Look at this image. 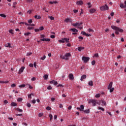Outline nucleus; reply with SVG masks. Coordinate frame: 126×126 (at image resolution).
Listing matches in <instances>:
<instances>
[{
    "label": "nucleus",
    "mask_w": 126,
    "mask_h": 126,
    "mask_svg": "<svg viewBox=\"0 0 126 126\" xmlns=\"http://www.w3.org/2000/svg\"><path fill=\"white\" fill-rule=\"evenodd\" d=\"M32 96H34V94H31L28 95V98L32 99V97H31Z\"/></svg>",
    "instance_id": "obj_21"
},
{
    "label": "nucleus",
    "mask_w": 126,
    "mask_h": 126,
    "mask_svg": "<svg viewBox=\"0 0 126 126\" xmlns=\"http://www.w3.org/2000/svg\"><path fill=\"white\" fill-rule=\"evenodd\" d=\"M17 111L20 113H22V112H23V110L22 109H20V108H17Z\"/></svg>",
    "instance_id": "obj_31"
},
{
    "label": "nucleus",
    "mask_w": 126,
    "mask_h": 126,
    "mask_svg": "<svg viewBox=\"0 0 126 126\" xmlns=\"http://www.w3.org/2000/svg\"><path fill=\"white\" fill-rule=\"evenodd\" d=\"M34 31H35V32H39V31H40V29H34Z\"/></svg>",
    "instance_id": "obj_48"
},
{
    "label": "nucleus",
    "mask_w": 126,
    "mask_h": 126,
    "mask_svg": "<svg viewBox=\"0 0 126 126\" xmlns=\"http://www.w3.org/2000/svg\"><path fill=\"white\" fill-rule=\"evenodd\" d=\"M63 104H59V107L60 108H63Z\"/></svg>",
    "instance_id": "obj_64"
},
{
    "label": "nucleus",
    "mask_w": 126,
    "mask_h": 126,
    "mask_svg": "<svg viewBox=\"0 0 126 126\" xmlns=\"http://www.w3.org/2000/svg\"><path fill=\"white\" fill-rule=\"evenodd\" d=\"M22 100H23V99H22V98H19L17 99L18 102H22Z\"/></svg>",
    "instance_id": "obj_35"
},
{
    "label": "nucleus",
    "mask_w": 126,
    "mask_h": 126,
    "mask_svg": "<svg viewBox=\"0 0 126 126\" xmlns=\"http://www.w3.org/2000/svg\"><path fill=\"white\" fill-rule=\"evenodd\" d=\"M31 80L32 81H35V80H36V77H32V79H31Z\"/></svg>",
    "instance_id": "obj_45"
},
{
    "label": "nucleus",
    "mask_w": 126,
    "mask_h": 126,
    "mask_svg": "<svg viewBox=\"0 0 126 126\" xmlns=\"http://www.w3.org/2000/svg\"><path fill=\"white\" fill-rule=\"evenodd\" d=\"M81 34H82V35H84L85 36H86V32H82Z\"/></svg>",
    "instance_id": "obj_50"
},
{
    "label": "nucleus",
    "mask_w": 126,
    "mask_h": 126,
    "mask_svg": "<svg viewBox=\"0 0 126 126\" xmlns=\"http://www.w3.org/2000/svg\"><path fill=\"white\" fill-rule=\"evenodd\" d=\"M41 41H42V42H50L51 41V39L50 38H44V39H41Z\"/></svg>",
    "instance_id": "obj_9"
},
{
    "label": "nucleus",
    "mask_w": 126,
    "mask_h": 126,
    "mask_svg": "<svg viewBox=\"0 0 126 126\" xmlns=\"http://www.w3.org/2000/svg\"><path fill=\"white\" fill-rule=\"evenodd\" d=\"M32 103H33V104H35V103H36V99H33L32 100Z\"/></svg>",
    "instance_id": "obj_54"
},
{
    "label": "nucleus",
    "mask_w": 126,
    "mask_h": 126,
    "mask_svg": "<svg viewBox=\"0 0 126 126\" xmlns=\"http://www.w3.org/2000/svg\"><path fill=\"white\" fill-rule=\"evenodd\" d=\"M94 56L95 57V58H98V57H99V55L98 54V53H96L94 55Z\"/></svg>",
    "instance_id": "obj_51"
},
{
    "label": "nucleus",
    "mask_w": 126,
    "mask_h": 126,
    "mask_svg": "<svg viewBox=\"0 0 126 126\" xmlns=\"http://www.w3.org/2000/svg\"><path fill=\"white\" fill-rule=\"evenodd\" d=\"M0 16H1V17H3L4 18H5V17H6V16L4 14H0Z\"/></svg>",
    "instance_id": "obj_32"
},
{
    "label": "nucleus",
    "mask_w": 126,
    "mask_h": 126,
    "mask_svg": "<svg viewBox=\"0 0 126 126\" xmlns=\"http://www.w3.org/2000/svg\"><path fill=\"white\" fill-rule=\"evenodd\" d=\"M88 32H94V31H93V30L91 29H89L88 30Z\"/></svg>",
    "instance_id": "obj_43"
},
{
    "label": "nucleus",
    "mask_w": 126,
    "mask_h": 126,
    "mask_svg": "<svg viewBox=\"0 0 126 126\" xmlns=\"http://www.w3.org/2000/svg\"><path fill=\"white\" fill-rule=\"evenodd\" d=\"M95 61H93L92 62V65H94V64H95Z\"/></svg>",
    "instance_id": "obj_55"
},
{
    "label": "nucleus",
    "mask_w": 126,
    "mask_h": 126,
    "mask_svg": "<svg viewBox=\"0 0 126 126\" xmlns=\"http://www.w3.org/2000/svg\"><path fill=\"white\" fill-rule=\"evenodd\" d=\"M31 32H26L24 33L25 36H29V35H31Z\"/></svg>",
    "instance_id": "obj_28"
},
{
    "label": "nucleus",
    "mask_w": 126,
    "mask_h": 126,
    "mask_svg": "<svg viewBox=\"0 0 126 126\" xmlns=\"http://www.w3.org/2000/svg\"><path fill=\"white\" fill-rule=\"evenodd\" d=\"M34 18H35L36 19H40L41 17L40 16L35 15L34 16Z\"/></svg>",
    "instance_id": "obj_26"
},
{
    "label": "nucleus",
    "mask_w": 126,
    "mask_h": 126,
    "mask_svg": "<svg viewBox=\"0 0 126 126\" xmlns=\"http://www.w3.org/2000/svg\"><path fill=\"white\" fill-rule=\"evenodd\" d=\"M89 103H92L93 104V106L94 107H95L96 106V104H97V105H101V103L99 102H98V100H95V99H90L89 101Z\"/></svg>",
    "instance_id": "obj_3"
},
{
    "label": "nucleus",
    "mask_w": 126,
    "mask_h": 126,
    "mask_svg": "<svg viewBox=\"0 0 126 126\" xmlns=\"http://www.w3.org/2000/svg\"><path fill=\"white\" fill-rule=\"evenodd\" d=\"M78 51H79L80 52V51H81L82 50H84V47H78Z\"/></svg>",
    "instance_id": "obj_18"
},
{
    "label": "nucleus",
    "mask_w": 126,
    "mask_h": 126,
    "mask_svg": "<svg viewBox=\"0 0 126 126\" xmlns=\"http://www.w3.org/2000/svg\"><path fill=\"white\" fill-rule=\"evenodd\" d=\"M48 18L50 19V20H55V18L53 16H48Z\"/></svg>",
    "instance_id": "obj_25"
},
{
    "label": "nucleus",
    "mask_w": 126,
    "mask_h": 126,
    "mask_svg": "<svg viewBox=\"0 0 126 126\" xmlns=\"http://www.w3.org/2000/svg\"><path fill=\"white\" fill-rule=\"evenodd\" d=\"M45 59H46V56L44 55L43 56V57H41L40 58V60H41L42 61H44V60H45Z\"/></svg>",
    "instance_id": "obj_37"
},
{
    "label": "nucleus",
    "mask_w": 126,
    "mask_h": 126,
    "mask_svg": "<svg viewBox=\"0 0 126 126\" xmlns=\"http://www.w3.org/2000/svg\"><path fill=\"white\" fill-rule=\"evenodd\" d=\"M48 77H49V76L47 74L44 75L43 76V78H44L45 80H47V79H48Z\"/></svg>",
    "instance_id": "obj_20"
},
{
    "label": "nucleus",
    "mask_w": 126,
    "mask_h": 126,
    "mask_svg": "<svg viewBox=\"0 0 126 126\" xmlns=\"http://www.w3.org/2000/svg\"><path fill=\"white\" fill-rule=\"evenodd\" d=\"M64 41L66 42V43H68L69 42V38H64Z\"/></svg>",
    "instance_id": "obj_22"
},
{
    "label": "nucleus",
    "mask_w": 126,
    "mask_h": 126,
    "mask_svg": "<svg viewBox=\"0 0 126 126\" xmlns=\"http://www.w3.org/2000/svg\"><path fill=\"white\" fill-rule=\"evenodd\" d=\"M100 10H102V11H104L105 10H109V7L107 4H105V5L101 6L100 7Z\"/></svg>",
    "instance_id": "obj_5"
},
{
    "label": "nucleus",
    "mask_w": 126,
    "mask_h": 126,
    "mask_svg": "<svg viewBox=\"0 0 126 126\" xmlns=\"http://www.w3.org/2000/svg\"><path fill=\"white\" fill-rule=\"evenodd\" d=\"M71 55L70 53H66L64 56H61V59H63V60H68V58L70 57Z\"/></svg>",
    "instance_id": "obj_4"
},
{
    "label": "nucleus",
    "mask_w": 126,
    "mask_h": 126,
    "mask_svg": "<svg viewBox=\"0 0 126 126\" xmlns=\"http://www.w3.org/2000/svg\"><path fill=\"white\" fill-rule=\"evenodd\" d=\"M49 3L53 4V3H57V1H49Z\"/></svg>",
    "instance_id": "obj_46"
},
{
    "label": "nucleus",
    "mask_w": 126,
    "mask_h": 126,
    "mask_svg": "<svg viewBox=\"0 0 126 126\" xmlns=\"http://www.w3.org/2000/svg\"><path fill=\"white\" fill-rule=\"evenodd\" d=\"M64 22H66L67 23L68 22H72V20L70 18H67L64 20Z\"/></svg>",
    "instance_id": "obj_11"
},
{
    "label": "nucleus",
    "mask_w": 126,
    "mask_h": 126,
    "mask_svg": "<svg viewBox=\"0 0 126 126\" xmlns=\"http://www.w3.org/2000/svg\"><path fill=\"white\" fill-rule=\"evenodd\" d=\"M69 31H72V32H78V31L76 29H71Z\"/></svg>",
    "instance_id": "obj_15"
},
{
    "label": "nucleus",
    "mask_w": 126,
    "mask_h": 126,
    "mask_svg": "<svg viewBox=\"0 0 126 126\" xmlns=\"http://www.w3.org/2000/svg\"><path fill=\"white\" fill-rule=\"evenodd\" d=\"M51 107H50V106H47V107H46V110H51Z\"/></svg>",
    "instance_id": "obj_56"
},
{
    "label": "nucleus",
    "mask_w": 126,
    "mask_h": 126,
    "mask_svg": "<svg viewBox=\"0 0 126 126\" xmlns=\"http://www.w3.org/2000/svg\"><path fill=\"white\" fill-rule=\"evenodd\" d=\"M89 85H90V86H93V81H91L89 82Z\"/></svg>",
    "instance_id": "obj_24"
},
{
    "label": "nucleus",
    "mask_w": 126,
    "mask_h": 126,
    "mask_svg": "<svg viewBox=\"0 0 126 126\" xmlns=\"http://www.w3.org/2000/svg\"><path fill=\"white\" fill-rule=\"evenodd\" d=\"M8 32H9V33H10V34H14V32L13 30H9Z\"/></svg>",
    "instance_id": "obj_27"
},
{
    "label": "nucleus",
    "mask_w": 126,
    "mask_h": 126,
    "mask_svg": "<svg viewBox=\"0 0 126 126\" xmlns=\"http://www.w3.org/2000/svg\"><path fill=\"white\" fill-rule=\"evenodd\" d=\"M28 29H29V30H33V29H34V27H28Z\"/></svg>",
    "instance_id": "obj_33"
},
{
    "label": "nucleus",
    "mask_w": 126,
    "mask_h": 126,
    "mask_svg": "<svg viewBox=\"0 0 126 126\" xmlns=\"http://www.w3.org/2000/svg\"><path fill=\"white\" fill-rule=\"evenodd\" d=\"M108 90H110V92L112 93V92L114 91V88H111L110 89H108Z\"/></svg>",
    "instance_id": "obj_34"
},
{
    "label": "nucleus",
    "mask_w": 126,
    "mask_h": 126,
    "mask_svg": "<svg viewBox=\"0 0 126 126\" xmlns=\"http://www.w3.org/2000/svg\"><path fill=\"white\" fill-rule=\"evenodd\" d=\"M77 110H79L81 112H84L85 114H89L90 113V110L89 109L84 110V106L83 105H81L80 107H77Z\"/></svg>",
    "instance_id": "obj_2"
},
{
    "label": "nucleus",
    "mask_w": 126,
    "mask_h": 126,
    "mask_svg": "<svg viewBox=\"0 0 126 126\" xmlns=\"http://www.w3.org/2000/svg\"><path fill=\"white\" fill-rule=\"evenodd\" d=\"M6 47H7V48H11V46H10V43H7Z\"/></svg>",
    "instance_id": "obj_38"
},
{
    "label": "nucleus",
    "mask_w": 126,
    "mask_h": 126,
    "mask_svg": "<svg viewBox=\"0 0 126 126\" xmlns=\"http://www.w3.org/2000/svg\"><path fill=\"white\" fill-rule=\"evenodd\" d=\"M101 96V94H96L95 96V98H99V97Z\"/></svg>",
    "instance_id": "obj_29"
},
{
    "label": "nucleus",
    "mask_w": 126,
    "mask_h": 126,
    "mask_svg": "<svg viewBox=\"0 0 126 126\" xmlns=\"http://www.w3.org/2000/svg\"><path fill=\"white\" fill-rule=\"evenodd\" d=\"M50 37L52 38V39H54V38H55V35H51L50 36Z\"/></svg>",
    "instance_id": "obj_59"
},
{
    "label": "nucleus",
    "mask_w": 126,
    "mask_h": 126,
    "mask_svg": "<svg viewBox=\"0 0 126 126\" xmlns=\"http://www.w3.org/2000/svg\"><path fill=\"white\" fill-rule=\"evenodd\" d=\"M27 2L30 3V2H32V0H27Z\"/></svg>",
    "instance_id": "obj_63"
},
{
    "label": "nucleus",
    "mask_w": 126,
    "mask_h": 126,
    "mask_svg": "<svg viewBox=\"0 0 126 126\" xmlns=\"http://www.w3.org/2000/svg\"><path fill=\"white\" fill-rule=\"evenodd\" d=\"M82 60L84 62V63H88L90 60V58L89 57H83L82 58Z\"/></svg>",
    "instance_id": "obj_6"
},
{
    "label": "nucleus",
    "mask_w": 126,
    "mask_h": 126,
    "mask_svg": "<svg viewBox=\"0 0 126 126\" xmlns=\"http://www.w3.org/2000/svg\"><path fill=\"white\" fill-rule=\"evenodd\" d=\"M68 77H69V78L70 79H71V80H73L74 79V77H73V74H72V73L71 74H69V75H68Z\"/></svg>",
    "instance_id": "obj_12"
},
{
    "label": "nucleus",
    "mask_w": 126,
    "mask_h": 126,
    "mask_svg": "<svg viewBox=\"0 0 126 126\" xmlns=\"http://www.w3.org/2000/svg\"><path fill=\"white\" fill-rule=\"evenodd\" d=\"M28 23H29L30 24H31V23H32V22H33V21H32L31 19H30V20H29L28 21Z\"/></svg>",
    "instance_id": "obj_39"
},
{
    "label": "nucleus",
    "mask_w": 126,
    "mask_h": 126,
    "mask_svg": "<svg viewBox=\"0 0 126 126\" xmlns=\"http://www.w3.org/2000/svg\"><path fill=\"white\" fill-rule=\"evenodd\" d=\"M47 89H48V90H51V89H52V86H49L47 87Z\"/></svg>",
    "instance_id": "obj_44"
},
{
    "label": "nucleus",
    "mask_w": 126,
    "mask_h": 126,
    "mask_svg": "<svg viewBox=\"0 0 126 126\" xmlns=\"http://www.w3.org/2000/svg\"><path fill=\"white\" fill-rule=\"evenodd\" d=\"M59 42L60 43H64V38H62L61 40H59Z\"/></svg>",
    "instance_id": "obj_23"
},
{
    "label": "nucleus",
    "mask_w": 126,
    "mask_h": 126,
    "mask_svg": "<svg viewBox=\"0 0 126 126\" xmlns=\"http://www.w3.org/2000/svg\"><path fill=\"white\" fill-rule=\"evenodd\" d=\"M39 30H40V31H42V30H44V27H40L39 28Z\"/></svg>",
    "instance_id": "obj_49"
},
{
    "label": "nucleus",
    "mask_w": 126,
    "mask_h": 126,
    "mask_svg": "<svg viewBox=\"0 0 126 126\" xmlns=\"http://www.w3.org/2000/svg\"><path fill=\"white\" fill-rule=\"evenodd\" d=\"M24 68H25V67L22 66L19 70V74H20V73H22V72H23L24 70Z\"/></svg>",
    "instance_id": "obj_8"
},
{
    "label": "nucleus",
    "mask_w": 126,
    "mask_h": 126,
    "mask_svg": "<svg viewBox=\"0 0 126 126\" xmlns=\"http://www.w3.org/2000/svg\"><path fill=\"white\" fill-rule=\"evenodd\" d=\"M15 86H16V85H15V84H12L11 85V87H15Z\"/></svg>",
    "instance_id": "obj_62"
},
{
    "label": "nucleus",
    "mask_w": 126,
    "mask_h": 126,
    "mask_svg": "<svg viewBox=\"0 0 126 126\" xmlns=\"http://www.w3.org/2000/svg\"><path fill=\"white\" fill-rule=\"evenodd\" d=\"M78 39H79L80 40H83V37H82V36H79L78 37Z\"/></svg>",
    "instance_id": "obj_58"
},
{
    "label": "nucleus",
    "mask_w": 126,
    "mask_h": 126,
    "mask_svg": "<svg viewBox=\"0 0 126 126\" xmlns=\"http://www.w3.org/2000/svg\"><path fill=\"white\" fill-rule=\"evenodd\" d=\"M29 66H30V67H33L34 66V65L32 63H30L29 64Z\"/></svg>",
    "instance_id": "obj_53"
},
{
    "label": "nucleus",
    "mask_w": 126,
    "mask_h": 126,
    "mask_svg": "<svg viewBox=\"0 0 126 126\" xmlns=\"http://www.w3.org/2000/svg\"><path fill=\"white\" fill-rule=\"evenodd\" d=\"M120 7H121V8H126V5H124V4L123 3H121L120 4Z\"/></svg>",
    "instance_id": "obj_19"
},
{
    "label": "nucleus",
    "mask_w": 126,
    "mask_h": 126,
    "mask_svg": "<svg viewBox=\"0 0 126 126\" xmlns=\"http://www.w3.org/2000/svg\"><path fill=\"white\" fill-rule=\"evenodd\" d=\"M43 116V113H39L38 114V117H39L40 118H41V117H42Z\"/></svg>",
    "instance_id": "obj_57"
},
{
    "label": "nucleus",
    "mask_w": 126,
    "mask_h": 126,
    "mask_svg": "<svg viewBox=\"0 0 126 126\" xmlns=\"http://www.w3.org/2000/svg\"><path fill=\"white\" fill-rule=\"evenodd\" d=\"M111 28L112 29H113V30H115V34H117V35H119L120 34L119 32H120V33H123V32H124V30L117 27L116 26H112Z\"/></svg>",
    "instance_id": "obj_1"
},
{
    "label": "nucleus",
    "mask_w": 126,
    "mask_h": 126,
    "mask_svg": "<svg viewBox=\"0 0 126 126\" xmlns=\"http://www.w3.org/2000/svg\"><path fill=\"white\" fill-rule=\"evenodd\" d=\"M95 11H96V9H95L94 8L91 9V10H90V13H94V12H95Z\"/></svg>",
    "instance_id": "obj_16"
},
{
    "label": "nucleus",
    "mask_w": 126,
    "mask_h": 126,
    "mask_svg": "<svg viewBox=\"0 0 126 126\" xmlns=\"http://www.w3.org/2000/svg\"><path fill=\"white\" fill-rule=\"evenodd\" d=\"M11 105H12V106H15L17 105V104H16V103H15V102H12Z\"/></svg>",
    "instance_id": "obj_36"
},
{
    "label": "nucleus",
    "mask_w": 126,
    "mask_h": 126,
    "mask_svg": "<svg viewBox=\"0 0 126 126\" xmlns=\"http://www.w3.org/2000/svg\"><path fill=\"white\" fill-rule=\"evenodd\" d=\"M100 103H102V106H107V103H106V101L104 100H101Z\"/></svg>",
    "instance_id": "obj_10"
},
{
    "label": "nucleus",
    "mask_w": 126,
    "mask_h": 126,
    "mask_svg": "<svg viewBox=\"0 0 126 126\" xmlns=\"http://www.w3.org/2000/svg\"><path fill=\"white\" fill-rule=\"evenodd\" d=\"M44 37H45V35L41 34V35H40L41 39H45V38H44Z\"/></svg>",
    "instance_id": "obj_42"
},
{
    "label": "nucleus",
    "mask_w": 126,
    "mask_h": 126,
    "mask_svg": "<svg viewBox=\"0 0 126 126\" xmlns=\"http://www.w3.org/2000/svg\"><path fill=\"white\" fill-rule=\"evenodd\" d=\"M76 4H80L81 5H82V4H83V2H82V1H78L76 2Z\"/></svg>",
    "instance_id": "obj_17"
},
{
    "label": "nucleus",
    "mask_w": 126,
    "mask_h": 126,
    "mask_svg": "<svg viewBox=\"0 0 126 126\" xmlns=\"http://www.w3.org/2000/svg\"><path fill=\"white\" fill-rule=\"evenodd\" d=\"M85 78H86V75H83L81 76L80 80L83 81V79H85Z\"/></svg>",
    "instance_id": "obj_14"
},
{
    "label": "nucleus",
    "mask_w": 126,
    "mask_h": 126,
    "mask_svg": "<svg viewBox=\"0 0 126 126\" xmlns=\"http://www.w3.org/2000/svg\"><path fill=\"white\" fill-rule=\"evenodd\" d=\"M32 54V52H29L27 54V56H31V54Z\"/></svg>",
    "instance_id": "obj_52"
},
{
    "label": "nucleus",
    "mask_w": 126,
    "mask_h": 126,
    "mask_svg": "<svg viewBox=\"0 0 126 126\" xmlns=\"http://www.w3.org/2000/svg\"><path fill=\"white\" fill-rule=\"evenodd\" d=\"M27 107H28V108H30V107H31V104H30L29 103H27Z\"/></svg>",
    "instance_id": "obj_40"
},
{
    "label": "nucleus",
    "mask_w": 126,
    "mask_h": 126,
    "mask_svg": "<svg viewBox=\"0 0 126 126\" xmlns=\"http://www.w3.org/2000/svg\"><path fill=\"white\" fill-rule=\"evenodd\" d=\"M73 12H74V13H76L77 12H78V10L74 9L73 10Z\"/></svg>",
    "instance_id": "obj_61"
},
{
    "label": "nucleus",
    "mask_w": 126,
    "mask_h": 126,
    "mask_svg": "<svg viewBox=\"0 0 126 126\" xmlns=\"http://www.w3.org/2000/svg\"><path fill=\"white\" fill-rule=\"evenodd\" d=\"M98 110H101L103 112H104V111H105V109H104V108L101 107H98Z\"/></svg>",
    "instance_id": "obj_30"
},
{
    "label": "nucleus",
    "mask_w": 126,
    "mask_h": 126,
    "mask_svg": "<svg viewBox=\"0 0 126 126\" xmlns=\"http://www.w3.org/2000/svg\"><path fill=\"white\" fill-rule=\"evenodd\" d=\"M50 84H54V85H57L58 82L55 80H52L50 82Z\"/></svg>",
    "instance_id": "obj_7"
},
{
    "label": "nucleus",
    "mask_w": 126,
    "mask_h": 126,
    "mask_svg": "<svg viewBox=\"0 0 126 126\" xmlns=\"http://www.w3.org/2000/svg\"><path fill=\"white\" fill-rule=\"evenodd\" d=\"M49 118H50V121H52V119H53V115L52 114H50Z\"/></svg>",
    "instance_id": "obj_41"
},
{
    "label": "nucleus",
    "mask_w": 126,
    "mask_h": 126,
    "mask_svg": "<svg viewBox=\"0 0 126 126\" xmlns=\"http://www.w3.org/2000/svg\"><path fill=\"white\" fill-rule=\"evenodd\" d=\"M112 87H113V82H111L109 84L108 89H110Z\"/></svg>",
    "instance_id": "obj_13"
},
{
    "label": "nucleus",
    "mask_w": 126,
    "mask_h": 126,
    "mask_svg": "<svg viewBox=\"0 0 126 126\" xmlns=\"http://www.w3.org/2000/svg\"><path fill=\"white\" fill-rule=\"evenodd\" d=\"M20 88H21V87H25V84H22L19 86Z\"/></svg>",
    "instance_id": "obj_47"
},
{
    "label": "nucleus",
    "mask_w": 126,
    "mask_h": 126,
    "mask_svg": "<svg viewBox=\"0 0 126 126\" xmlns=\"http://www.w3.org/2000/svg\"><path fill=\"white\" fill-rule=\"evenodd\" d=\"M72 25H73V26H77V23H73Z\"/></svg>",
    "instance_id": "obj_60"
}]
</instances>
